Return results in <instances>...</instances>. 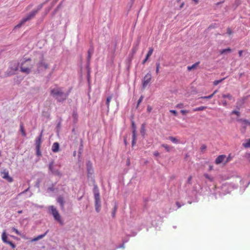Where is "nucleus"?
<instances>
[{
  "mask_svg": "<svg viewBox=\"0 0 250 250\" xmlns=\"http://www.w3.org/2000/svg\"><path fill=\"white\" fill-rule=\"evenodd\" d=\"M69 93L65 92L63 88L61 87H55L52 88L50 91L51 95L59 103L65 101L69 95Z\"/></svg>",
  "mask_w": 250,
  "mask_h": 250,
  "instance_id": "f257e3e1",
  "label": "nucleus"
},
{
  "mask_svg": "<svg viewBox=\"0 0 250 250\" xmlns=\"http://www.w3.org/2000/svg\"><path fill=\"white\" fill-rule=\"evenodd\" d=\"M30 59H23L20 63L21 71L26 74H29L33 67Z\"/></svg>",
  "mask_w": 250,
  "mask_h": 250,
  "instance_id": "f03ea898",
  "label": "nucleus"
},
{
  "mask_svg": "<svg viewBox=\"0 0 250 250\" xmlns=\"http://www.w3.org/2000/svg\"><path fill=\"white\" fill-rule=\"evenodd\" d=\"M93 192L95 201V210L97 212H99L101 208V201L99 190L97 185H94Z\"/></svg>",
  "mask_w": 250,
  "mask_h": 250,
  "instance_id": "7ed1b4c3",
  "label": "nucleus"
},
{
  "mask_svg": "<svg viewBox=\"0 0 250 250\" xmlns=\"http://www.w3.org/2000/svg\"><path fill=\"white\" fill-rule=\"evenodd\" d=\"M48 210L49 212L53 216L55 220L60 223L61 225H62L63 222L61 219V216L56 208L53 206H50L48 208Z\"/></svg>",
  "mask_w": 250,
  "mask_h": 250,
  "instance_id": "20e7f679",
  "label": "nucleus"
},
{
  "mask_svg": "<svg viewBox=\"0 0 250 250\" xmlns=\"http://www.w3.org/2000/svg\"><path fill=\"white\" fill-rule=\"evenodd\" d=\"M37 71L41 73L48 68V64L47 63L42 57H41L39 62L36 64Z\"/></svg>",
  "mask_w": 250,
  "mask_h": 250,
  "instance_id": "39448f33",
  "label": "nucleus"
},
{
  "mask_svg": "<svg viewBox=\"0 0 250 250\" xmlns=\"http://www.w3.org/2000/svg\"><path fill=\"white\" fill-rule=\"evenodd\" d=\"M37 14V11H32L30 12L25 17L23 18L22 20L15 27V28H20L23 24H24L26 21H30L32 19H33L36 14Z\"/></svg>",
  "mask_w": 250,
  "mask_h": 250,
  "instance_id": "423d86ee",
  "label": "nucleus"
},
{
  "mask_svg": "<svg viewBox=\"0 0 250 250\" xmlns=\"http://www.w3.org/2000/svg\"><path fill=\"white\" fill-rule=\"evenodd\" d=\"M0 176L9 183L13 182V178L9 176L8 170L6 168H1L0 171Z\"/></svg>",
  "mask_w": 250,
  "mask_h": 250,
  "instance_id": "0eeeda50",
  "label": "nucleus"
},
{
  "mask_svg": "<svg viewBox=\"0 0 250 250\" xmlns=\"http://www.w3.org/2000/svg\"><path fill=\"white\" fill-rule=\"evenodd\" d=\"M86 170L87 172V175L88 177L91 176L94 172L93 168V165L92 162L88 160L86 163Z\"/></svg>",
  "mask_w": 250,
  "mask_h": 250,
  "instance_id": "6e6552de",
  "label": "nucleus"
},
{
  "mask_svg": "<svg viewBox=\"0 0 250 250\" xmlns=\"http://www.w3.org/2000/svg\"><path fill=\"white\" fill-rule=\"evenodd\" d=\"M151 75L150 73H147L143 80V87L145 88L150 82Z\"/></svg>",
  "mask_w": 250,
  "mask_h": 250,
  "instance_id": "1a4fd4ad",
  "label": "nucleus"
},
{
  "mask_svg": "<svg viewBox=\"0 0 250 250\" xmlns=\"http://www.w3.org/2000/svg\"><path fill=\"white\" fill-rule=\"evenodd\" d=\"M48 168L49 170L53 173V174L61 176V173L59 171L58 169H55L54 167V162L52 161L49 164Z\"/></svg>",
  "mask_w": 250,
  "mask_h": 250,
  "instance_id": "9d476101",
  "label": "nucleus"
},
{
  "mask_svg": "<svg viewBox=\"0 0 250 250\" xmlns=\"http://www.w3.org/2000/svg\"><path fill=\"white\" fill-rule=\"evenodd\" d=\"M94 52V47L92 46H91L89 48L87 53V63H86V68H88L90 65V60L92 57V55Z\"/></svg>",
  "mask_w": 250,
  "mask_h": 250,
  "instance_id": "9b49d317",
  "label": "nucleus"
},
{
  "mask_svg": "<svg viewBox=\"0 0 250 250\" xmlns=\"http://www.w3.org/2000/svg\"><path fill=\"white\" fill-rule=\"evenodd\" d=\"M226 156L225 155H219L215 159V163L217 165H219L221 163H224L225 162Z\"/></svg>",
  "mask_w": 250,
  "mask_h": 250,
  "instance_id": "f8f14e48",
  "label": "nucleus"
},
{
  "mask_svg": "<svg viewBox=\"0 0 250 250\" xmlns=\"http://www.w3.org/2000/svg\"><path fill=\"white\" fill-rule=\"evenodd\" d=\"M57 202L60 204L62 209H64V201L63 197L62 196H59L57 199Z\"/></svg>",
  "mask_w": 250,
  "mask_h": 250,
  "instance_id": "ddd939ff",
  "label": "nucleus"
},
{
  "mask_svg": "<svg viewBox=\"0 0 250 250\" xmlns=\"http://www.w3.org/2000/svg\"><path fill=\"white\" fill-rule=\"evenodd\" d=\"M238 121L241 123L242 126L244 128V130H245L247 126L249 125L250 122V121L243 119H238Z\"/></svg>",
  "mask_w": 250,
  "mask_h": 250,
  "instance_id": "4468645a",
  "label": "nucleus"
},
{
  "mask_svg": "<svg viewBox=\"0 0 250 250\" xmlns=\"http://www.w3.org/2000/svg\"><path fill=\"white\" fill-rule=\"evenodd\" d=\"M153 51V49L152 48H149V50L146 56L145 59L143 60L142 63L145 64L146 61L148 60L149 57L152 55Z\"/></svg>",
  "mask_w": 250,
  "mask_h": 250,
  "instance_id": "2eb2a0df",
  "label": "nucleus"
},
{
  "mask_svg": "<svg viewBox=\"0 0 250 250\" xmlns=\"http://www.w3.org/2000/svg\"><path fill=\"white\" fill-rule=\"evenodd\" d=\"M42 133H41V134L36 138L35 141V145L36 147L39 148V147H41V144L42 143Z\"/></svg>",
  "mask_w": 250,
  "mask_h": 250,
  "instance_id": "dca6fc26",
  "label": "nucleus"
},
{
  "mask_svg": "<svg viewBox=\"0 0 250 250\" xmlns=\"http://www.w3.org/2000/svg\"><path fill=\"white\" fill-rule=\"evenodd\" d=\"M60 147V145L58 143H54L52 146V151L53 152L56 153L59 151Z\"/></svg>",
  "mask_w": 250,
  "mask_h": 250,
  "instance_id": "f3484780",
  "label": "nucleus"
},
{
  "mask_svg": "<svg viewBox=\"0 0 250 250\" xmlns=\"http://www.w3.org/2000/svg\"><path fill=\"white\" fill-rule=\"evenodd\" d=\"M48 230H47L44 233L38 235L37 237L33 238L31 242H35L38 241L40 239L43 238L48 233Z\"/></svg>",
  "mask_w": 250,
  "mask_h": 250,
  "instance_id": "a211bd4d",
  "label": "nucleus"
},
{
  "mask_svg": "<svg viewBox=\"0 0 250 250\" xmlns=\"http://www.w3.org/2000/svg\"><path fill=\"white\" fill-rule=\"evenodd\" d=\"M218 92V90H215V91H214V92L212 93V94H210V95H208V96H203V97H199L198 99H210L211 98H212L213 97V96Z\"/></svg>",
  "mask_w": 250,
  "mask_h": 250,
  "instance_id": "6ab92c4d",
  "label": "nucleus"
},
{
  "mask_svg": "<svg viewBox=\"0 0 250 250\" xmlns=\"http://www.w3.org/2000/svg\"><path fill=\"white\" fill-rule=\"evenodd\" d=\"M1 239L3 242L7 244V242L9 241L7 240V236L6 234L5 231H3L1 235Z\"/></svg>",
  "mask_w": 250,
  "mask_h": 250,
  "instance_id": "aec40b11",
  "label": "nucleus"
},
{
  "mask_svg": "<svg viewBox=\"0 0 250 250\" xmlns=\"http://www.w3.org/2000/svg\"><path fill=\"white\" fill-rule=\"evenodd\" d=\"M222 97L224 99L225 98H227L229 100H233V101H234V99L233 98H232V95L229 94V93H227V94H223L222 95Z\"/></svg>",
  "mask_w": 250,
  "mask_h": 250,
  "instance_id": "412c9836",
  "label": "nucleus"
},
{
  "mask_svg": "<svg viewBox=\"0 0 250 250\" xmlns=\"http://www.w3.org/2000/svg\"><path fill=\"white\" fill-rule=\"evenodd\" d=\"M204 176L206 178V179H207L209 182H213L214 180V177L208 174L205 173L204 174Z\"/></svg>",
  "mask_w": 250,
  "mask_h": 250,
  "instance_id": "4be33fe9",
  "label": "nucleus"
},
{
  "mask_svg": "<svg viewBox=\"0 0 250 250\" xmlns=\"http://www.w3.org/2000/svg\"><path fill=\"white\" fill-rule=\"evenodd\" d=\"M20 131L21 132L22 135L24 137H25L26 135V134L25 131L24 129V126H23V123H21L20 124Z\"/></svg>",
  "mask_w": 250,
  "mask_h": 250,
  "instance_id": "5701e85b",
  "label": "nucleus"
},
{
  "mask_svg": "<svg viewBox=\"0 0 250 250\" xmlns=\"http://www.w3.org/2000/svg\"><path fill=\"white\" fill-rule=\"evenodd\" d=\"M55 185H56V183L54 184H52V186L51 187L48 188L47 189H46L47 192L48 193L54 192L55 191L54 187L55 186Z\"/></svg>",
  "mask_w": 250,
  "mask_h": 250,
  "instance_id": "b1692460",
  "label": "nucleus"
},
{
  "mask_svg": "<svg viewBox=\"0 0 250 250\" xmlns=\"http://www.w3.org/2000/svg\"><path fill=\"white\" fill-rule=\"evenodd\" d=\"M112 96H108L106 100L105 101V104L107 106V110H109V103L110 102L111 100L112 99Z\"/></svg>",
  "mask_w": 250,
  "mask_h": 250,
  "instance_id": "393cba45",
  "label": "nucleus"
},
{
  "mask_svg": "<svg viewBox=\"0 0 250 250\" xmlns=\"http://www.w3.org/2000/svg\"><path fill=\"white\" fill-rule=\"evenodd\" d=\"M136 142V134H135V131H132V145L134 146Z\"/></svg>",
  "mask_w": 250,
  "mask_h": 250,
  "instance_id": "a878e982",
  "label": "nucleus"
},
{
  "mask_svg": "<svg viewBox=\"0 0 250 250\" xmlns=\"http://www.w3.org/2000/svg\"><path fill=\"white\" fill-rule=\"evenodd\" d=\"M72 117H73V119H74V123H76L77 121V120H78V116L77 112L76 111L74 110L73 111Z\"/></svg>",
  "mask_w": 250,
  "mask_h": 250,
  "instance_id": "bb28decb",
  "label": "nucleus"
},
{
  "mask_svg": "<svg viewBox=\"0 0 250 250\" xmlns=\"http://www.w3.org/2000/svg\"><path fill=\"white\" fill-rule=\"evenodd\" d=\"M199 63V62H196V63H194L193 64H192L191 66H188V70L190 71V70H191L192 69L196 68L198 66Z\"/></svg>",
  "mask_w": 250,
  "mask_h": 250,
  "instance_id": "cd10ccee",
  "label": "nucleus"
},
{
  "mask_svg": "<svg viewBox=\"0 0 250 250\" xmlns=\"http://www.w3.org/2000/svg\"><path fill=\"white\" fill-rule=\"evenodd\" d=\"M207 107L206 106H200V107H196V108H193V111H202V110H205V109H206Z\"/></svg>",
  "mask_w": 250,
  "mask_h": 250,
  "instance_id": "c85d7f7f",
  "label": "nucleus"
},
{
  "mask_svg": "<svg viewBox=\"0 0 250 250\" xmlns=\"http://www.w3.org/2000/svg\"><path fill=\"white\" fill-rule=\"evenodd\" d=\"M168 139L173 143L178 144L179 143V141L175 137L170 136L168 137Z\"/></svg>",
  "mask_w": 250,
  "mask_h": 250,
  "instance_id": "c756f323",
  "label": "nucleus"
},
{
  "mask_svg": "<svg viewBox=\"0 0 250 250\" xmlns=\"http://www.w3.org/2000/svg\"><path fill=\"white\" fill-rule=\"evenodd\" d=\"M49 0H46V1L44 2V3H42L40 5H39L37 8V9L36 10H34L33 11H37V13H38V12L42 8V7L43 6L44 4L48 1Z\"/></svg>",
  "mask_w": 250,
  "mask_h": 250,
  "instance_id": "7c9ffc66",
  "label": "nucleus"
},
{
  "mask_svg": "<svg viewBox=\"0 0 250 250\" xmlns=\"http://www.w3.org/2000/svg\"><path fill=\"white\" fill-rule=\"evenodd\" d=\"M231 50L230 48H228L226 49H224L221 50L220 51V53L221 54H223L227 52H231Z\"/></svg>",
  "mask_w": 250,
  "mask_h": 250,
  "instance_id": "2f4dec72",
  "label": "nucleus"
},
{
  "mask_svg": "<svg viewBox=\"0 0 250 250\" xmlns=\"http://www.w3.org/2000/svg\"><path fill=\"white\" fill-rule=\"evenodd\" d=\"M162 146L164 147L167 152H169L172 148L167 144H162Z\"/></svg>",
  "mask_w": 250,
  "mask_h": 250,
  "instance_id": "473e14b6",
  "label": "nucleus"
},
{
  "mask_svg": "<svg viewBox=\"0 0 250 250\" xmlns=\"http://www.w3.org/2000/svg\"><path fill=\"white\" fill-rule=\"evenodd\" d=\"M117 210V205L115 204V206H114V208H113V211H112V216L113 217H115Z\"/></svg>",
  "mask_w": 250,
  "mask_h": 250,
  "instance_id": "72a5a7b5",
  "label": "nucleus"
},
{
  "mask_svg": "<svg viewBox=\"0 0 250 250\" xmlns=\"http://www.w3.org/2000/svg\"><path fill=\"white\" fill-rule=\"evenodd\" d=\"M243 146L246 148L250 147V139L247 140V142L243 144Z\"/></svg>",
  "mask_w": 250,
  "mask_h": 250,
  "instance_id": "f704fd0d",
  "label": "nucleus"
},
{
  "mask_svg": "<svg viewBox=\"0 0 250 250\" xmlns=\"http://www.w3.org/2000/svg\"><path fill=\"white\" fill-rule=\"evenodd\" d=\"M156 74H158L159 72V68H160V62H157L156 63Z\"/></svg>",
  "mask_w": 250,
  "mask_h": 250,
  "instance_id": "c9c22d12",
  "label": "nucleus"
},
{
  "mask_svg": "<svg viewBox=\"0 0 250 250\" xmlns=\"http://www.w3.org/2000/svg\"><path fill=\"white\" fill-rule=\"evenodd\" d=\"M30 186H29L26 189L23 190V191L21 192L19 194V196H21V195L26 193L27 192L29 191L30 189Z\"/></svg>",
  "mask_w": 250,
  "mask_h": 250,
  "instance_id": "e433bc0d",
  "label": "nucleus"
},
{
  "mask_svg": "<svg viewBox=\"0 0 250 250\" xmlns=\"http://www.w3.org/2000/svg\"><path fill=\"white\" fill-rule=\"evenodd\" d=\"M224 80V79H220L219 80H216L215 81H214L213 82V84L214 85H218L219 83H221L223 80Z\"/></svg>",
  "mask_w": 250,
  "mask_h": 250,
  "instance_id": "4c0bfd02",
  "label": "nucleus"
},
{
  "mask_svg": "<svg viewBox=\"0 0 250 250\" xmlns=\"http://www.w3.org/2000/svg\"><path fill=\"white\" fill-rule=\"evenodd\" d=\"M12 230L14 232H15L17 235H21V233L20 232L15 228H12Z\"/></svg>",
  "mask_w": 250,
  "mask_h": 250,
  "instance_id": "58836bf2",
  "label": "nucleus"
},
{
  "mask_svg": "<svg viewBox=\"0 0 250 250\" xmlns=\"http://www.w3.org/2000/svg\"><path fill=\"white\" fill-rule=\"evenodd\" d=\"M7 244H9L12 247V249H15L16 248V245L10 241L7 242Z\"/></svg>",
  "mask_w": 250,
  "mask_h": 250,
  "instance_id": "ea45409f",
  "label": "nucleus"
},
{
  "mask_svg": "<svg viewBox=\"0 0 250 250\" xmlns=\"http://www.w3.org/2000/svg\"><path fill=\"white\" fill-rule=\"evenodd\" d=\"M132 127L133 128L132 131H135V134H136V127L134 122H132Z\"/></svg>",
  "mask_w": 250,
  "mask_h": 250,
  "instance_id": "a19ab883",
  "label": "nucleus"
},
{
  "mask_svg": "<svg viewBox=\"0 0 250 250\" xmlns=\"http://www.w3.org/2000/svg\"><path fill=\"white\" fill-rule=\"evenodd\" d=\"M36 152H37V155H38V156H40L41 155V152L40 150V147H39V148H38V147H36Z\"/></svg>",
  "mask_w": 250,
  "mask_h": 250,
  "instance_id": "79ce46f5",
  "label": "nucleus"
},
{
  "mask_svg": "<svg viewBox=\"0 0 250 250\" xmlns=\"http://www.w3.org/2000/svg\"><path fill=\"white\" fill-rule=\"evenodd\" d=\"M231 158V157L230 156V155H229L226 159L225 160V163H224V164H227L228 162H229V161H230Z\"/></svg>",
  "mask_w": 250,
  "mask_h": 250,
  "instance_id": "37998d69",
  "label": "nucleus"
},
{
  "mask_svg": "<svg viewBox=\"0 0 250 250\" xmlns=\"http://www.w3.org/2000/svg\"><path fill=\"white\" fill-rule=\"evenodd\" d=\"M231 114H235L237 116H239L240 115V112L238 111H237V110H233L231 112Z\"/></svg>",
  "mask_w": 250,
  "mask_h": 250,
  "instance_id": "c03bdc74",
  "label": "nucleus"
},
{
  "mask_svg": "<svg viewBox=\"0 0 250 250\" xmlns=\"http://www.w3.org/2000/svg\"><path fill=\"white\" fill-rule=\"evenodd\" d=\"M143 98L144 97L143 96H141L140 97V98H139V99L138 100V102H137V106H138L140 104V103L142 102V101L143 99Z\"/></svg>",
  "mask_w": 250,
  "mask_h": 250,
  "instance_id": "a18cd8bd",
  "label": "nucleus"
},
{
  "mask_svg": "<svg viewBox=\"0 0 250 250\" xmlns=\"http://www.w3.org/2000/svg\"><path fill=\"white\" fill-rule=\"evenodd\" d=\"M41 181L40 180L38 179L36 183L35 186L37 188H39L40 185Z\"/></svg>",
  "mask_w": 250,
  "mask_h": 250,
  "instance_id": "49530a36",
  "label": "nucleus"
},
{
  "mask_svg": "<svg viewBox=\"0 0 250 250\" xmlns=\"http://www.w3.org/2000/svg\"><path fill=\"white\" fill-rule=\"evenodd\" d=\"M176 107L177 108H183L184 107V104H179L176 105Z\"/></svg>",
  "mask_w": 250,
  "mask_h": 250,
  "instance_id": "de8ad7c7",
  "label": "nucleus"
},
{
  "mask_svg": "<svg viewBox=\"0 0 250 250\" xmlns=\"http://www.w3.org/2000/svg\"><path fill=\"white\" fill-rule=\"evenodd\" d=\"M169 111L170 112L173 113L175 116H176L177 114V111L175 110H170Z\"/></svg>",
  "mask_w": 250,
  "mask_h": 250,
  "instance_id": "09e8293b",
  "label": "nucleus"
},
{
  "mask_svg": "<svg viewBox=\"0 0 250 250\" xmlns=\"http://www.w3.org/2000/svg\"><path fill=\"white\" fill-rule=\"evenodd\" d=\"M181 113L182 114H185L187 113H188V110H181Z\"/></svg>",
  "mask_w": 250,
  "mask_h": 250,
  "instance_id": "8fccbe9b",
  "label": "nucleus"
},
{
  "mask_svg": "<svg viewBox=\"0 0 250 250\" xmlns=\"http://www.w3.org/2000/svg\"><path fill=\"white\" fill-rule=\"evenodd\" d=\"M206 148H207V146H206L205 145H203L201 146V149L202 151L206 149Z\"/></svg>",
  "mask_w": 250,
  "mask_h": 250,
  "instance_id": "3c124183",
  "label": "nucleus"
},
{
  "mask_svg": "<svg viewBox=\"0 0 250 250\" xmlns=\"http://www.w3.org/2000/svg\"><path fill=\"white\" fill-rule=\"evenodd\" d=\"M152 108L150 105H148L147 107V110L148 112H150L152 110Z\"/></svg>",
  "mask_w": 250,
  "mask_h": 250,
  "instance_id": "603ef678",
  "label": "nucleus"
},
{
  "mask_svg": "<svg viewBox=\"0 0 250 250\" xmlns=\"http://www.w3.org/2000/svg\"><path fill=\"white\" fill-rule=\"evenodd\" d=\"M227 33L229 35H230L232 33V31L230 28H228L227 29Z\"/></svg>",
  "mask_w": 250,
  "mask_h": 250,
  "instance_id": "864d4df0",
  "label": "nucleus"
},
{
  "mask_svg": "<svg viewBox=\"0 0 250 250\" xmlns=\"http://www.w3.org/2000/svg\"><path fill=\"white\" fill-rule=\"evenodd\" d=\"M117 248H125V244L123 243L122 244L118 246L117 247Z\"/></svg>",
  "mask_w": 250,
  "mask_h": 250,
  "instance_id": "5fc2aeb1",
  "label": "nucleus"
},
{
  "mask_svg": "<svg viewBox=\"0 0 250 250\" xmlns=\"http://www.w3.org/2000/svg\"><path fill=\"white\" fill-rule=\"evenodd\" d=\"M227 104H228V103L226 101L224 100V101H222V104L223 106H227Z\"/></svg>",
  "mask_w": 250,
  "mask_h": 250,
  "instance_id": "6e6d98bb",
  "label": "nucleus"
},
{
  "mask_svg": "<svg viewBox=\"0 0 250 250\" xmlns=\"http://www.w3.org/2000/svg\"><path fill=\"white\" fill-rule=\"evenodd\" d=\"M192 179V177L191 176H189L188 179V183L190 184V182H191V180Z\"/></svg>",
  "mask_w": 250,
  "mask_h": 250,
  "instance_id": "4d7b16f0",
  "label": "nucleus"
},
{
  "mask_svg": "<svg viewBox=\"0 0 250 250\" xmlns=\"http://www.w3.org/2000/svg\"><path fill=\"white\" fill-rule=\"evenodd\" d=\"M246 158L248 160V161L250 162V153H248L246 155Z\"/></svg>",
  "mask_w": 250,
  "mask_h": 250,
  "instance_id": "13d9d810",
  "label": "nucleus"
},
{
  "mask_svg": "<svg viewBox=\"0 0 250 250\" xmlns=\"http://www.w3.org/2000/svg\"><path fill=\"white\" fill-rule=\"evenodd\" d=\"M153 154L156 157L159 156V153L158 151H155Z\"/></svg>",
  "mask_w": 250,
  "mask_h": 250,
  "instance_id": "bf43d9fd",
  "label": "nucleus"
},
{
  "mask_svg": "<svg viewBox=\"0 0 250 250\" xmlns=\"http://www.w3.org/2000/svg\"><path fill=\"white\" fill-rule=\"evenodd\" d=\"M176 205L178 208H180L181 207V205L179 202H176Z\"/></svg>",
  "mask_w": 250,
  "mask_h": 250,
  "instance_id": "052dcab7",
  "label": "nucleus"
},
{
  "mask_svg": "<svg viewBox=\"0 0 250 250\" xmlns=\"http://www.w3.org/2000/svg\"><path fill=\"white\" fill-rule=\"evenodd\" d=\"M32 195V193L31 192H29L28 194L27 197H30Z\"/></svg>",
  "mask_w": 250,
  "mask_h": 250,
  "instance_id": "680f3d73",
  "label": "nucleus"
},
{
  "mask_svg": "<svg viewBox=\"0 0 250 250\" xmlns=\"http://www.w3.org/2000/svg\"><path fill=\"white\" fill-rule=\"evenodd\" d=\"M213 169V166H210L209 167V171H211Z\"/></svg>",
  "mask_w": 250,
  "mask_h": 250,
  "instance_id": "e2e57ef3",
  "label": "nucleus"
},
{
  "mask_svg": "<svg viewBox=\"0 0 250 250\" xmlns=\"http://www.w3.org/2000/svg\"><path fill=\"white\" fill-rule=\"evenodd\" d=\"M242 53H243V51L242 50H240L239 51V55L240 56H241L242 55Z\"/></svg>",
  "mask_w": 250,
  "mask_h": 250,
  "instance_id": "0e129e2a",
  "label": "nucleus"
},
{
  "mask_svg": "<svg viewBox=\"0 0 250 250\" xmlns=\"http://www.w3.org/2000/svg\"><path fill=\"white\" fill-rule=\"evenodd\" d=\"M128 241V239L123 240V243L125 244Z\"/></svg>",
  "mask_w": 250,
  "mask_h": 250,
  "instance_id": "69168bd1",
  "label": "nucleus"
},
{
  "mask_svg": "<svg viewBox=\"0 0 250 250\" xmlns=\"http://www.w3.org/2000/svg\"><path fill=\"white\" fill-rule=\"evenodd\" d=\"M144 129V126L143 125H142V128H141V133H142V130Z\"/></svg>",
  "mask_w": 250,
  "mask_h": 250,
  "instance_id": "338daca9",
  "label": "nucleus"
},
{
  "mask_svg": "<svg viewBox=\"0 0 250 250\" xmlns=\"http://www.w3.org/2000/svg\"><path fill=\"white\" fill-rule=\"evenodd\" d=\"M52 73H50V74L48 75V77L49 78L51 76Z\"/></svg>",
  "mask_w": 250,
  "mask_h": 250,
  "instance_id": "774afa93",
  "label": "nucleus"
}]
</instances>
